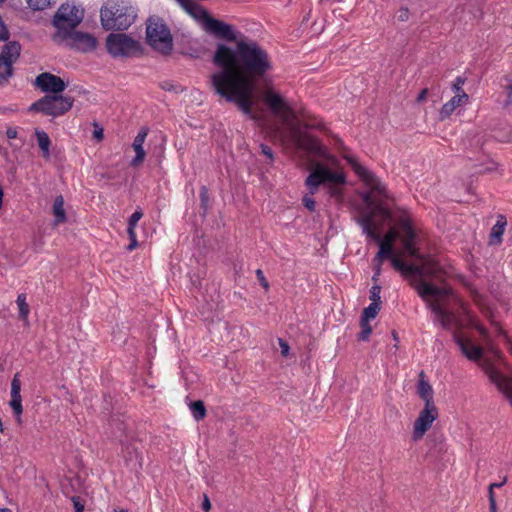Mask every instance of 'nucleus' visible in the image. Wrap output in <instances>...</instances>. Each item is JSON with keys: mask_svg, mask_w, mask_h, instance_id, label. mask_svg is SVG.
I'll return each mask as SVG.
<instances>
[{"mask_svg": "<svg viewBox=\"0 0 512 512\" xmlns=\"http://www.w3.org/2000/svg\"><path fill=\"white\" fill-rule=\"evenodd\" d=\"M204 29L216 37L236 42L235 48L218 43L212 62L219 68L210 78L215 94L237 108L251 119H256L252 111L253 94L258 84L266 83L273 64L268 52L256 41L236 40L233 27L221 20L210 17Z\"/></svg>", "mask_w": 512, "mask_h": 512, "instance_id": "1", "label": "nucleus"}, {"mask_svg": "<svg viewBox=\"0 0 512 512\" xmlns=\"http://www.w3.org/2000/svg\"><path fill=\"white\" fill-rule=\"evenodd\" d=\"M83 19L84 9L80 6L75 5L74 2L62 4L51 21L56 28L51 36L53 42L61 44L67 41L68 46L72 49L81 52L93 51L96 48L97 39L89 33L75 31Z\"/></svg>", "mask_w": 512, "mask_h": 512, "instance_id": "2", "label": "nucleus"}, {"mask_svg": "<svg viewBox=\"0 0 512 512\" xmlns=\"http://www.w3.org/2000/svg\"><path fill=\"white\" fill-rule=\"evenodd\" d=\"M136 18L137 10L128 0H107L100 9V23L105 31L127 30Z\"/></svg>", "mask_w": 512, "mask_h": 512, "instance_id": "3", "label": "nucleus"}, {"mask_svg": "<svg viewBox=\"0 0 512 512\" xmlns=\"http://www.w3.org/2000/svg\"><path fill=\"white\" fill-rule=\"evenodd\" d=\"M346 183V176L343 172H334L327 166L317 163L310 174L306 177L305 185L308 187L309 194H305L302 198V204L309 211H315L316 202L312 197L322 184H338Z\"/></svg>", "mask_w": 512, "mask_h": 512, "instance_id": "4", "label": "nucleus"}, {"mask_svg": "<svg viewBox=\"0 0 512 512\" xmlns=\"http://www.w3.org/2000/svg\"><path fill=\"white\" fill-rule=\"evenodd\" d=\"M146 41L156 51L169 55L173 49V37L163 19L151 16L146 22Z\"/></svg>", "mask_w": 512, "mask_h": 512, "instance_id": "5", "label": "nucleus"}, {"mask_svg": "<svg viewBox=\"0 0 512 512\" xmlns=\"http://www.w3.org/2000/svg\"><path fill=\"white\" fill-rule=\"evenodd\" d=\"M106 49L113 58L139 57L143 54L141 43L125 33H110L106 38Z\"/></svg>", "mask_w": 512, "mask_h": 512, "instance_id": "6", "label": "nucleus"}, {"mask_svg": "<svg viewBox=\"0 0 512 512\" xmlns=\"http://www.w3.org/2000/svg\"><path fill=\"white\" fill-rule=\"evenodd\" d=\"M422 278L423 277L419 278V280L410 279V285L417 291L418 295L424 301H429L430 297L437 299L449 295V290L447 288L437 287L434 284L425 282ZM428 303L432 312L441 317L442 326L444 328H448V312L439 303Z\"/></svg>", "mask_w": 512, "mask_h": 512, "instance_id": "7", "label": "nucleus"}, {"mask_svg": "<svg viewBox=\"0 0 512 512\" xmlns=\"http://www.w3.org/2000/svg\"><path fill=\"white\" fill-rule=\"evenodd\" d=\"M73 103L74 98L70 96L46 94L39 100L32 103L29 107V111L40 112L44 115L57 117L68 112L72 108Z\"/></svg>", "mask_w": 512, "mask_h": 512, "instance_id": "8", "label": "nucleus"}, {"mask_svg": "<svg viewBox=\"0 0 512 512\" xmlns=\"http://www.w3.org/2000/svg\"><path fill=\"white\" fill-rule=\"evenodd\" d=\"M379 244V252L380 255H383L386 259L391 261L392 267L401 273L404 278L411 279L412 277H424L425 275H435L434 269L426 270L423 266L416 264H408L400 257L394 255L393 246L390 244H385L382 242H377Z\"/></svg>", "mask_w": 512, "mask_h": 512, "instance_id": "9", "label": "nucleus"}, {"mask_svg": "<svg viewBox=\"0 0 512 512\" xmlns=\"http://www.w3.org/2000/svg\"><path fill=\"white\" fill-rule=\"evenodd\" d=\"M342 157L347 161V163L351 166L352 170L355 174L367 185L370 186L371 192H375L380 196L389 199L390 195L387 191L386 186L379 180V178L366 167L362 166L358 159L348 153V149L346 147H342Z\"/></svg>", "mask_w": 512, "mask_h": 512, "instance_id": "10", "label": "nucleus"}, {"mask_svg": "<svg viewBox=\"0 0 512 512\" xmlns=\"http://www.w3.org/2000/svg\"><path fill=\"white\" fill-rule=\"evenodd\" d=\"M358 223L362 227L363 232L367 235V237L374 240L375 242H382L393 246L394 242L399 237V232L395 228L389 229L384 237H381L375 227L373 212L359 218Z\"/></svg>", "mask_w": 512, "mask_h": 512, "instance_id": "11", "label": "nucleus"}, {"mask_svg": "<svg viewBox=\"0 0 512 512\" xmlns=\"http://www.w3.org/2000/svg\"><path fill=\"white\" fill-rule=\"evenodd\" d=\"M438 418V409L435 403H425L418 418L414 422L412 438L414 441L421 439Z\"/></svg>", "mask_w": 512, "mask_h": 512, "instance_id": "12", "label": "nucleus"}, {"mask_svg": "<svg viewBox=\"0 0 512 512\" xmlns=\"http://www.w3.org/2000/svg\"><path fill=\"white\" fill-rule=\"evenodd\" d=\"M35 85L45 93L59 94L63 92L67 85L64 80L49 72L39 74L35 79Z\"/></svg>", "mask_w": 512, "mask_h": 512, "instance_id": "13", "label": "nucleus"}, {"mask_svg": "<svg viewBox=\"0 0 512 512\" xmlns=\"http://www.w3.org/2000/svg\"><path fill=\"white\" fill-rule=\"evenodd\" d=\"M178 4L195 20L202 22L203 27L211 17L207 9L192 0H176Z\"/></svg>", "mask_w": 512, "mask_h": 512, "instance_id": "14", "label": "nucleus"}, {"mask_svg": "<svg viewBox=\"0 0 512 512\" xmlns=\"http://www.w3.org/2000/svg\"><path fill=\"white\" fill-rule=\"evenodd\" d=\"M264 101L274 114L292 112L284 98L272 90L266 91L264 95Z\"/></svg>", "mask_w": 512, "mask_h": 512, "instance_id": "15", "label": "nucleus"}, {"mask_svg": "<svg viewBox=\"0 0 512 512\" xmlns=\"http://www.w3.org/2000/svg\"><path fill=\"white\" fill-rule=\"evenodd\" d=\"M399 213L400 215L397 219V225L404 234L402 243L415 242L417 236L412 226L408 212L405 209H399Z\"/></svg>", "mask_w": 512, "mask_h": 512, "instance_id": "16", "label": "nucleus"}, {"mask_svg": "<svg viewBox=\"0 0 512 512\" xmlns=\"http://www.w3.org/2000/svg\"><path fill=\"white\" fill-rule=\"evenodd\" d=\"M148 135V128L142 127L136 137L134 138L132 147L135 150V157L131 160L130 165L133 167H137L139 164H141L144 161L146 152L143 148V144L145 142V139Z\"/></svg>", "mask_w": 512, "mask_h": 512, "instance_id": "17", "label": "nucleus"}, {"mask_svg": "<svg viewBox=\"0 0 512 512\" xmlns=\"http://www.w3.org/2000/svg\"><path fill=\"white\" fill-rule=\"evenodd\" d=\"M455 342L459 346L461 352L472 361H479L483 356V349L480 346L474 345L469 340L460 336H455Z\"/></svg>", "mask_w": 512, "mask_h": 512, "instance_id": "18", "label": "nucleus"}, {"mask_svg": "<svg viewBox=\"0 0 512 512\" xmlns=\"http://www.w3.org/2000/svg\"><path fill=\"white\" fill-rule=\"evenodd\" d=\"M467 93H458L454 95L448 102H446L439 111V119L441 121L449 118L455 109L468 102Z\"/></svg>", "mask_w": 512, "mask_h": 512, "instance_id": "19", "label": "nucleus"}, {"mask_svg": "<svg viewBox=\"0 0 512 512\" xmlns=\"http://www.w3.org/2000/svg\"><path fill=\"white\" fill-rule=\"evenodd\" d=\"M417 394L425 403H434V391L423 370L418 375Z\"/></svg>", "mask_w": 512, "mask_h": 512, "instance_id": "20", "label": "nucleus"}, {"mask_svg": "<svg viewBox=\"0 0 512 512\" xmlns=\"http://www.w3.org/2000/svg\"><path fill=\"white\" fill-rule=\"evenodd\" d=\"M20 52V43L18 41H9L2 47L0 60L9 62V64L12 66L13 63L19 58Z\"/></svg>", "mask_w": 512, "mask_h": 512, "instance_id": "21", "label": "nucleus"}, {"mask_svg": "<svg viewBox=\"0 0 512 512\" xmlns=\"http://www.w3.org/2000/svg\"><path fill=\"white\" fill-rule=\"evenodd\" d=\"M297 143H298L299 147H301L311 153H315L318 155H324V148H323L321 142L319 141V139H317L314 136H310V135L299 136Z\"/></svg>", "mask_w": 512, "mask_h": 512, "instance_id": "22", "label": "nucleus"}, {"mask_svg": "<svg viewBox=\"0 0 512 512\" xmlns=\"http://www.w3.org/2000/svg\"><path fill=\"white\" fill-rule=\"evenodd\" d=\"M35 135L37 138L38 146L42 151V157L45 160H50L51 140L48 134L43 130L35 129Z\"/></svg>", "mask_w": 512, "mask_h": 512, "instance_id": "23", "label": "nucleus"}, {"mask_svg": "<svg viewBox=\"0 0 512 512\" xmlns=\"http://www.w3.org/2000/svg\"><path fill=\"white\" fill-rule=\"evenodd\" d=\"M53 214L55 216V224L58 225L60 223H64L67 220L66 212L64 209V199L63 197L57 196L53 203Z\"/></svg>", "mask_w": 512, "mask_h": 512, "instance_id": "24", "label": "nucleus"}, {"mask_svg": "<svg viewBox=\"0 0 512 512\" xmlns=\"http://www.w3.org/2000/svg\"><path fill=\"white\" fill-rule=\"evenodd\" d=\"M399 209L396 208L395 210H392L388 207L383 206L382 204H378L375 206V210L385 219L394 221L397 224V219L399 218Z\"/></svg>", "mask_w": 512, "mask_h": 512, "instance_id": "25", "label": "nucleus"}, {"mask_svg": "<svg viewBox=\"0 0 512 512\" xmlns=\"http://www.w3.org/2000/svg\"><path fill=\"white\" fill-rule=\"evenodd\" d=\"M190 411L196 421L202 420L206 416V407L202 400H196L190 404Z\"/></svg>", "mask_w": 512, "mask_h": 512, "instance_id": "26", "label": "nucleus"}, {"mask_svg": "<svg viewBox=\"0 0 512 512\" xmlns=\"http://www.w3.org/2000/svg\"><path fill=\"white\" fill-rule=\"evenodd\" d=\"M507 222L504 216H499L496 224L492 227L490 237L498 239V242H501L502 236L505 231V226Z\"/></svg>", "mask_w": 512, "mask_h": 512, "instance_id": "27", "label": "nucleus"}, {"mask_svg": "<svg viewBox=\"0 0 512 512\" xmlns=\"http://www.w3.org/2000/svg\"><path fill=\"white\" fill-rule=\"evenodd\" d=\"M9 404H10V407L16 417L17 422L20 423L21 422V414L23 412L21 395L11 396V400H10Z\"/></svg>", "mask_w": 512, "mask_h": 512, "instance_id": "28", "label": "nucleus"}, {"mask_svg": "<svg viewBox=\"0 0 512 512\" xmlns=\"http://www.w3.org/2000/svg\"><path fill=\"white\" fill-rule=\"evenodd\" d=\"M16 303H17L18 309H19V317L23 320L27 319L29 312H30V308L26 302V294H24V293L19 294L17 296Z\"/></svg>", "mask_w": 512, "mask_h": 512, "instance_id": "29", "label": "nucleus"}, {"mask_svg": "<svg viewBox=\"0 0 512 512\" xmlns=\"http://www.w3.org/2000/svg\"><path fill=\"white\" fill-rule=\"evenodd\" d=\"M13 74V67L9 62L0 60V86L5 84Z\"/></svg>", "mask_w": 512, "mask_h": 512, "instance_id": "30", "label": "nucleus"}, {"mask_svg": "<svg viewBox=\"0 0 512 512\" xmlns=\"http://www.w3.org/2000/svg\"><path fill=\"white\" fill-rule=\"evenodd\" d=\"M360 328H361V331L358 333L357 339L359 341H364V342L368 341L369 337L372 333V327L369 324V320L360 318Z\"/></svg>", "mask_w": 512, "mask_h": 512, "instance_id": "31", "label": "nucleus"}, {"mask_svg": "<svg viewBox=\"0 0 512 512\" xmlns=\"http://www.w3.org/2000/svg\"><path fill=\"white\" fill-rule=\"evenodd\" d=\"M381 309L380 303H370V305L364 308L360 318L365 320L374 319Z\"/></svg>", "mask_w": 512, "mask_h": 512, "instance_id": "32", "label": "nucleus"}, {"mask_svg": "<svg viewBox=\"0 0 512 512\" xmlns=\"http://www.w3.org/2000/svg\"><path fill=\"white\" fill-rule=\"evenodd\" d=\"M26 2L31 9L40 11L50 7L55 0H26Z\"/></svg>", "mask_w": 512, "mask_h": 512, "instance_id": "33", "label": "nucleus"}, {"mask_svg": "<svg viewBox=\"0 0 512 512\" xmlns=\"http://www.w3.org/2000/svg\"><path fill=\"white\" fill-rule=\"evenodd\" d=\"M403 244V249L405 251V253L411 257V258H415V259H422V256L418 250V248L415 246V242H407V243H402Z\"/></svg>", "mask_w": 512, "mask_h": 512, "instance_id": "34", "label": "nucleus"}, {"mask_svg": "<svg viewBox=\"0 0 512 512\" xmlns=\"http://www.w3.org/2000/svg\"><path fill=\"white\" fill-rule=\"evenodd\" d=\"M208 203H209L208 188L206 186H202L200 188V205H201V208L204 211V214L208 210Z\"/></svg>", "mask_w": 512, "mask_h": 512, "instance_id": "35", "label": "nucleus"}, {"mask_svg": "<svg viewBox=\"0 0 512 512\" xmlns=\"http://www.w3.org/2000/svg\"><path fill=\"white\" fill-rule=\"evenodd\" d=\"M381 286L378 284H374L370 289V300L371 303H380L381 304Z\"/></svg>", "mask_w": 512, "mask_h": 512, "instance_id": "36", "label": "nucleus"}, {"mask_svg": "<svg viewBox=\"0 0 512 512\" xmlns=\"http://www.w3.org/2000/svg\"><path fill=\"white\" fill-rule=\"evenodd\" d=\"M465 82H466V78H463L461 76L456 77V79L454 80L453 85H452L455 95H458V93H466L462 89V86L465 84Z\"/></svg>", "mask_w": 512, "mask_h": 512, "instance_id": "37", "label": "nucleus"}, {"mask_svg": "<svg viewBox=\"0 0 512 512\" xmlns=\"http://www.w3.org/2000/svg\"><path fill=\"white\" fill-rule=\"evenodd\" d=\"M21 381L19 380V375L15 374L12 382H11V396L21 395Z\"/></svg>", "mask_w": 512, "mask_h": 512, "instance_id": "38", "label": "nucleus"}, {"mask_svg": "<svg viewBox=\"0 0 512 512\" xmlns=\"http://www.w3.org/2000/svg\"><path fill=\"white\" fill-rule=\"evenodd\" d=\"M143 217V212L141 208H137L134 213L129 217L128 219V225L135 226L137 225L138 221Z\"/></svg>", "mask_w": 512, "mask_h": 512, "instance_id": "39", "label": "nucleus"}, {"mask_svg": "<svg viewBox=\"0 0 512 512\" xmlns=\"http://www.w3.org/2000/svg\"><path fill=\"white\" fill-rule=\"evenodd\" d=\"M260 150H261V153L267 157L268 163H270V164L273 163L274 153H273L271 147L262 143V144H260Z\"/></svg>", "mask_w": 512, "mask_h": 512, "instance_id": "40", "label": "nucleus"}, {"mask_svg": "<svg viewBox=\"0 0 512 512\" xmlns=\"http://www.w3.org/2000/svg\"><path fill=\"white\" fill-rule=\"evenodd\" d=\"M71 501L73 503L75 512H84V501L79 496H72Z\"/></svg>", "mask_w": 512, "mask_h": 512, "instance_id": "41", "label": "nucleus"}, {"mask_svg": "<svg viewBox=\"0 0 512 512\" xmlns=\"http://www.w3.org/2000/svg\"><path fill=\"white\" fill-rule=\"evenodd\" d=\"M9 31L4 23L2 17L0 16V41H7L9 39Z\"/></svg>", "mask_w": 512, "mask_h": 512, "instance_id": "42", "label": "nucleus"}, {"mask_svg": "<svg viewBox=\"0 0 512 512\" xmlns=\"http://www.w3.org/2000/svg\"><path fill=\"white\" fill-rule=\"evenodd\" d=\"M256 277L260 283V285L265 289V290H268L269 288V283L263 273V271L261 269H257L256 270Z\"/></svg>", "mask_w": 512, "mask_h": 512, "instance_id": "43", "label": "nucleus"}, {"mask_svg": "<svg viewBox=\"0 0 512 512\" xmlns=\"http://www.w3.org/2000/svg\"><path fill=\"white\" fill-rule=\"evenodd\" d=\"M409 15H410L409 9L407 7H401L398 11L397 17H398L399 21L405 22V21H408Z\"/></svg>", "mask_w": 512, "mask_h": 512, "instance_id": "44", "label": "nucleus"}, {"mask_svg": "<svg viewBox=\"0 0 512 512\" xmlns=\"http://www.w3.org/2000/svg\"><path fill=\"white\" fill-rule=\"evenodd\" d=\"M278 342H279V346L281 348L282 356L287 357L289 355V350H290V346H289L288 342H286L282 338H279Z\"/></svg>", "mask_w": 512, "mask_h": 512, "instance_id": "45", "label": "nucleus"}, {"mask_svg": "<svg viewBox=\"0 0 512 512\" xmlns=\"http://www.w3.org/2000/svg\"><path fill=\"white\" fill-rule=\"evenodd\" d=\"M93 137L97 141H101L103 139V137H104L103 128L99 124H97V123L94 124Z\"/></svg>", "mask_w": 512, "mask_h": 512, "instance_id": "46", "label": "nucleus"}, {"mask_svg": "<svg viewBox=\"0 0 512 512\" xmlns=\"http://www.w3.org/2000/svg\"><path fill=\"white\" fill-rule=\"evenodd\" d=\"M160 88L165 91H175L177 92L176 86L170 81H163L160 83Z\"/></svg>", "mask_w": 512, "mask_h": 512, "instance_id": "47", "label": "nucleus"}, {"mask_svg": "<svg viewBox=\"0 0 512 512\" xmlns=\"http://www.w3.org/2000/svg\"><path fill=\"white\" fill-rule=\"evenodd\" d=\"M505 90H506V93H507V99L505 100V105H509L511 104L512 102V82L509 83L506 87H505Z\"/></svg>", "mask_w": 512, "mask_h": 512, "instance_id": "48", "label": "nucleus"}, {"mask_svg": "<svg viewBox=\"0 0 512 512\" xmlns=\"http://www.w3.org/2000/svg\"><path fill=\"white\" fill-rule=\"evenodd\" d=\"M362 200L364 201L365 204H367L368 206H372L374 205V201H373V198H372V192H366L362 195Z\"/></svg>", "mask_w": 512, "mask_h": 512, "instance_id": "49", "label": "nucleus"}, {"mask_svg": "<svg viewBox=\"0 0 512 512\" xmlns=\"http://www.w3.org/2000/svg\"><path fill=\"white\" fill-rule=\"evenodd\" d=\"M202 509L205 512H208L211 509V502H210V500H209L207 495H204V499H203V502H202Z\"/></svg>", "mask_w": 512, "mask_h": 512, "instance_id": "50", "label": "nucleus"}, {"mask_svg": "<svg viewBox=\"0 0 512 512\" xmlns=\"http://www.w3.org/2000/svg\"><path fill=\"white\" fill-rule=\"evenodd\" d=\"M17 130L16 128H13V127H9L7 128L6 130V136L9 138V139H15L17 137Z\"/></svg>", "mask_w": 512, "mask_h": 512, "instance_id": "51", "label": "nucleus"}, {"mask_svg": "<svg viewBox=\"0 0 512 512\" xmlns=\"http://www.w3.org/2000/svg\"><path fill=\"white\" fill-rule=\"evenodd\" d=\"M427 94H428V89H427V88L422 89V90L420 91V93L418 94V96H417V99H416V100H417V102H418V103L423 102V101L426 99Z\"/></svg>", "mask_w": 512, "mask_h": 512, "instance_id": "52", "label": "nucleus"}, {"mask_svg": "<svg viewBox=\"0 0 512 512\" xmlns=\"http://www.w3.org/2000/svg\"><path fill=\"white\" fill-rule=\"evenodd\" d=\"M127 233L130 241H134V239H136L135 226L128 225Z\"/></svg>", "mask_w": 512, "mask_h": 512, "instance_id": "53", "label": "nucleus"}, {"mask_svg": "<svg viewBox=\"0 0 512 512\" xmlns=\"http://www.w3.org/2000/svg\"><path fill=\"white\" fill-rule=\"evenodd\" d=\"M384 259L386 258L383 255H380V252L378 251L375 257L373 258V263H379V265H382Z\"/></svg>", "mask_w": 512, "mask_h": 512, "instance_id": "54", "label": "nucleus"}, {"mask_svg": "<svg viewBox=\"0 0 512 512\" xmlns=\"http://www.w3.org/2000/svg\"><path fill=\"white\" fill-rule=\"evenodd\" d=\"M507 482V477H504L503 480L499 483H492L489 485V487H491V489H494V488H500L502 487L505 483Z\"/></svg>", "mask_w": 512, "mask_h": 512, "instance_id": "55", "label": "nucleus"}, {"mask_svg": "<svg viewBox=\"0 0 512 512\" xmlns=\"http://www.w3.org/2000/svg\"><path fill=\"white\" fill-rule=\"evenodd\" d=\"M489 510L490 512H496L497 506H496V500L492 499V501H489Z\"/></svg>", "mask_w": 512, "mask_h": 512, "instance_id": "56", "label": "nucleus"}, {"mask_svg": "<svg viewBox=\"0 0 512 512\" xmlns=\"http://www.w3.org/2000/svg\"><path fill=\"white\" fill-rule=\"evenodd\" d=\"M373 271L376 274V276H380L381 275V265H379V263H374Z\"/></svg>", "mask_w": 512, "mask_h": 512, "instance_id": "57", "label": "nucleus"}, {"mask_svg": "<svg viewBox=\"0 0 512 512\" xmlns=\"http://www.w3.org/2000/svg\"><path fill=\"white\" fill-rule=\"evenodd\" d=\"M137 245H138L137 239H134V241H130V243H129V245H128L127 249H128L129 251H131V250H133L134 248H136V247H137Z\"/></svg>", "mask_w": 512, "mask_h": 512, "instance_id": "58", "label": "nucleus"}, {"mask_svg": "<svg viewBox=\"0 0 512 512\" xmlns=\"http://www.w3.org/2000/svg\"><path fill=\"white\" fill-rule=\"evenodd\" d=\"M305 127L306 128H317V129H319L320 128V124L319 123H314V122L313 123H306Z\"/></svg>", "mask_w": 512, "mask_h": 512, "instance_id": "59", "label": "nucleus"}, {"mask_svg": "<svg viewBox=\"0 0 512 512\" xmlns=\"http://www.w3.org/2000/svg\"><path fill=\"white\" fill-rule=\"evenodd\" d=\"M492 499H495L493 489L489 487V501H492Z\"/></svg>", "mask_w": 512, "mask_h": 512, "instance_id": "60", "label": "nucleus"}, {"mask_svg": "<svg viewBox=\"0 0 512 512\" xmlns=\"http://www.w3.org/2000/svg\"><path fill=\"white\" fill-rule=\"evenodd\" d=\"M392 336H393V339L398 342L399 341V338H398V334L396 333L395 330L392 331Z\"/></svg>", "mask_w": 512, "mask_h": 512, "instance_id": "61", "label": "nucleus"}, {"mask_svg": "<svg viewBox=\"0 0 512 512\" xmlns=\"http://www.w3.org/2000/svg\"><path fill=\"white\" fill-rule=\"evenodd\" d=\"M372 281L374 282V284H377V282L379 281V276H376V274L374 273L372 276Z\"/></svg>", "mask_w": 512, "mask_h": 512, "instance_id": "62", "label": "nucleus"}, {"mask_svg": "<svg viewBox=\"0 0 512 512\" xmlns=\"http://www.w3.org/2000/svg\"><path fill=\"white\" fill-rule=\"evenodd\" d=\"M112 512H127L126 509H114Z\"/></svg>", "mask_w": 512, "mask_h": 512, "instance_id": "63", "label": "nucleus"}, {"mask_svg": "<svg viewBox=\"0 0 512 512\" xmlns=\"http://www.w3.org/2000/svg\"><path fill=\"white\" fill-rule=\"evenodd\" d=\"M0 512H12L9 508H2Z\"/></svg>", "mask_w": 512, "mask_h": 512, "instance_id": "64", "label": "nucleus"}]
</instances>
